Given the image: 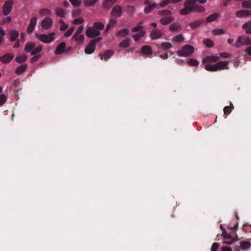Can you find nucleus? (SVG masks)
I'll list each match as a JSON object with an SVG mask.
<instances>
[{
    "instance_id": "32",
    "label": "nucleus",
    "mask_w": 251,
    "mask_h": 251,
    "mask_svg": "<svg viewBox=\"0 0 251 251\" xmlns=\"http://www.w3.org/2000/svg\"><path fill=\"white\" fill-rule=\"evenodd\" d=\"M181 28L180 25L178 23H174L170 25L169 28L171 31H175Z\"/></svg>"
},
{
    "instance_id": "1",
    "label": "nucleus",
    "mask_w": 251,
    "mask_h": 251,
    "mask_svg": "<svg viewBox=\"0 0 251 251\" xmlns=\"http://www.w3.org/2000/svg\"><path fill=\"white\" fill-rule=\"evenodd\" d=\"M195 51L194 48L191 45H185L178 50L176 53L180 57H187L191 56Z\"/></svg>"
},
{
    "instance_id": "8",
    "label": "nucleus",
    "mask_w": 251,
    "mask_h": 251,
    "mask_svg": "<svg viewBox=\"0 0 251 251\" xmlns=\"http://www.w3.org/2000/svg\"><path fill=\"white\" fill-rule=\"evenodd\" d=\"M14 4L13 0H9L5 1L3 7V13L5 16L8 15L11 12Z\"/></svg>"
},
{
    "instance_id": "60",
    "label": "nucleus",
    "mask_w": 251,
    "mask_h": 251,
    "mask_svg": "<svg viewBox=\"0 0 251 251\" xmlns=\"http://www.w3.org/2000/svg\"><path fill=\"white\" fill-rule=\"evenodd\" d=\"M218 248H219L218 244L217 243H214L212 245L211 251H217Z\"/></svg>"
},
{
    "instance_id": "22",
    "label": "nucleus",
    "mask_w": 251,
    "mask_h": 251,
    "mask_svg": "<svg viewBox=\"0 0 251 251\" xmlns=\"http://www.w3.org/2000/svg\"><path fill=\"white\" fill-rule=\"evenodd\" d=\"M113 54L112 50H109L105 51L103 55L101 56V59L107 61L110 58Z\"/></svg>"
},
{
    "instance_id": "10",
    "label": "nucleus",
    "mask_w": 251,
    "mask_h": 251,
    "mask_svg": "<svg viewBox=\"0 0 251 251\" xmlns=\"http://www.w3.org/2000/svg\"><path fill=\"white\" fill-rule=\"evenodd\" d=\"M219 59V57L217 55H210L204 58L202 60V62L203 63L206 62L213 63L218 61Z\"/></svg>"
},
{
    "instance_id": "51",
    "label": "nucleus",
    "mask_w": 251,
    "mask_h": 251,
    "mask_svg": "<svg viewBox=\"0 0 251 251\" xmlns=\"http://www.w3.org/2000/svg\"><path fill=\"white\" fill-rule=\"evenodd\" d=\"M203 42L208 48H211L213 46V42L210 39H205Z\"/></svg>"
},
{
    "instance_id": "19",
    "label": "nucleus",
    "mask_w": 251,
    "mask_h": 251,
    "mask_svg": "<svg viewBox=\"0 0 251 251\" xmlns=\"http://www.w3.org/2000/svg\"><path fill=\"white\" fill-rule=\"evenodd\" d=\"M142 53L146 55H150L152 54V51L150 46H145L142 48Z\"/></svg>"
},
{
    "instance_id": "35",
    "label": "nucleus",
    "mask_w": 251,
    "mask_h": 251,
    "mask_svg": "<svg viewBox=\"0 0 251 251\" xmlns=\"http://www.w3.org/2000/svg\"><path fill=\"white\" fill-rule=\"evenodd\" d=\"M42 49L43 47L42 46H38L34 48V49L31 51V54L32 55L38 54L42 51Z\"/></svg>"
},
{
    "instance_id": "63",
    "label": "nucleus",
    "mask_w": 251,
    "mask_h": 251,
    "mask_svg": "<svg viewBox=\"0 0 251 251\" xmlns=\"http://www.w3.org/2000/svg\"><path fill=\"white\" fill-rule=\"evenodd\" d=\"M41 55H38L37 56H33L31 59V61L32 62H35L36 61H37L38 60V59L40 57Z\"/></svg>"
},
{
    "instance_id": "50",
    "label": "nucleus",
    "mask_w": 251,
    "mask_h": 251,
    "mask_svg": "<svg viewBox=\"0 0 251 251\" xmlns=\"http://www.w3.org/2000/svg\"><path fill=\"white\" fill-rule=\"evenodd\" d=\"M188 64L191 66H197L199 64V62L197 60L191 58L188 61Z\"/></svg>"
},
{
    "instance_id": "38",
    "label": "nucleus",
    "mask_w": 251,
    "mask_h": 251,
    "mask_svg": "<svg viewBox=\"0 0 251 251\" xmlns=\"http://www.w3.org/2000/svg\"><path fill=\"white\" fill-rule=\"evenodd\" d=\"M203 22V20L196 21L191 23L190 24V26L192 28H195L199 26Z\"/></svg>"
},
{
    "instance_id": "45",
    "label": "nucleus",
    "mask_w": 251,
    "mask_h": 251,
    "mask_svg": "<svg viewBox=\"0 0 251 251\" xmlns=\"http://www.w3.org/2000/svg\"><path fill=\"white\" fill-rule=\"evenodd\" d=\"M40 13L42 16H47V15H50L51 14V12L48 9H43L40 10Z\"/></svg>"
},
{
    "instance_id": "23",
    "label": "nucleus",
    "mask_w": 251,
    "mask_h": 251,
    "mask_svg": "<svg viewBox=\"0 0 251 251\" xmlns=\"http://www.w3.org/2000/svg\"><path fill=\"white\" fill-rule=\"evenodd\" d=\"M156 3H152L149 4L148 6L144 8V12L146 14L150 13L152 10H153L156 6Z\"/></svg>"
},
{
    "instance_id": "16",
    "label": "nucleus",
    "mask_w": 251,
    "mask_h": 251,
    "mask_svg": "<svg viewBox=\"0 0 251 251\" xmlns=\"http://www.w3.org/2000/svg\"><path fill=\"white\" fill-rule=\"evenodd\" d=\"M14 55L12 53H7L1 58V61L4 63H8L13 58Z\"/></svg>"
},
{
    "instance_id": "40",
    "label": "nucleus",
    "mask_w": 251,
    "mask_h": 251,
    "mask_svg": "<svg viewBox=\"0 0 251 251\" xmlns=\"http://www.w3.org/2000/svg\"><path fill=\"white\" fill-rule=\"evenodd\" d=\"M93 25L97 29L100 31V30L103 29L104 27V25L100 22H95L94 23Z\"/></svg>"
},
{
    "instance_id": "25",
    "label": "nucleus",
    "mask_w": 251,
    "mask_h": 251,
    "mask_svg": "<svg viewBox=\"0 0 251 251\" xmlns=\"http://www.w3.org/2000/svg\"><path fill=\"white\" fill-rule=\"evenodd\" d=\"M146 33V31H141V32H139L138 33L133 34L132 35V37L135 41L137 42L141 37L145 35Z\"/></svg>"
},
{
    "instance_id": "37",
    "label": "nucleus",
    "mask_w": 251,
    "mask_h": 251,
    "mask_svg": "<svg viewBox=\"0 0 251 251\" xmlns=\"http://www.w3.org/2000/svg\"><path fill=\"white\" fill-rule=\"evenodd\" d=\"M218 14L216 13L211 14L206 19V22L209 23L212 22L215 20L218 17Z\"/></svg>"
},
{
    "instance_id": "48",
    "label": "nucleus",
    "mask_w": 251,
    "mask_h": 251,
    "mask_svg": "<svg viewBox=\"0 0 251 251\" xmlns=\"http://www.w3.org/2000/svg\"><path fill=\"white\" fill-rule=\"evenodd\" d=\"M113 4V3L109 0H105L103 3V6L105 9H109Z\"/></svg>"
},
{
    "instance_id": "44",
    "label": "nucleus",
    "mask_w": 251,
    "mask_h": 251,
    "mask_svg": "<svg viewBox=\"0 0 251 251\" xmlns=\"http://www.w3.org/2000/svg\"><path fill=\"white\" fill-rule=\"evenodd\" d=\"M158 15H161V16L165 15V16H169V15H170L172 14V12L169 10L165 9V10L159 11L158 12Z\"/></svg>"
},
{
    "instance_id": "14",
    "label": "nucleus",
    "mask_w": 251,
    "mask_h": 251,
    "mask_svg": "<svg viewBox=\"0 0 251 251\" xmlns=\"http://www.w3.org/2000/svg\"><path fill=\"white\" fill-rule=\"evenodd\" d=\"M228 62L226 61H220L216 63L217 70L228 69Z\"/></svg>"
},
{
    "instance_id": "42",
    "label": "nucleus",
    "mask_w": 251,
    "mask_h": 251,
    "mask_svg": "<svg viewBox=\"0 0 251 251\" xmlns=\"http://www.w3.org/2000/svg\"><path fill=\"white\" fill-rule=\"evenodd\" d=\"M240 246L243 249H248L251 247V243L247 241H244L240 243Z\"/></svg>"
},
{
    "instance_id": "4",
    "label": "nucleus",
    "mask_w": 251,
    "mask_h": 251,
    "mask_svg": "<svg viewBox=\"0 0 251 251\" xmlns=\"http://www.w3.org/2000/svg\"><path fill=\"white\" fill-rule=\"evenodd\" d=\"M196 0H186L184 5L186 7L180 11V14L182 15H185L192 12L194 10V4Z\"/></svg>"
},
{
    "instance_id": "55",
    "label": "nucleus",
    "mask_w": 251,
    "mask_h": 251,
    "mask_svg": "<svg viewBox=\"0 0 251 251\" xmlns=\"http://www.w3.org/2000/svg\"><path fill=\"white\" fill-rule=\"evenodd\" d=\"M7 97L4 94L0 95V105H3L6 101Z\"/></svg>"
},
{
    "instance_id": "64",
    "label": "nucleus",
    "mask_w": 251,
    "mask_h": 251,
    "mask_svg": "<svg viewBox=\"0 0 251 251\" xmlns=\"http://www.w3.org/2000/svg\"><path fill=\"white\" fill-rule=\"evenodd\" d=\"M221 250L222 251H232V249L228 247H222Z\"/></svg>"
},
{
    "instance_id": "20",
    "label": "nucleus",
    "mask_w": 251,
    "mask_h": 251,
    "mask_svg": "<svg viewBox=\"0 0 251 251\" xmlns=\"http://www.w3.org/2000/svg\"><path fill=\"white\" fill-rule=\"evenodd\" d=\"M35 43L33 42H30L26 43L25 46V50L26 52H31L34 49L35 47Z\"/></svg>"
},
{
    "instance_id": "11",
    "label": "nucleus",
    "mask_w": 251,
    "mask_h": 251,
    "mask_svg": "<svg viewBox=\"0 0 251 251\" xmlns=\"http://www.w3.org/2000/svg\"><path fill=\"white\" fill-rule=\"evenodd\" d=\"M37 23V18L35 17H32L30 21L29 25L28 26L27 31L28 33H31L35 29Z\"/></svg>"
},
{
    "instance_id": "24",
    "label": "nucleus",
    "mask_w": 251,
    "mask_h": 251,
    "mask_svg": "<svg viewBox=\"0 0 251 251\" xmlns=\"http://www.w3.org/2000/svg\"><path fill=\"white\" fill-rule=\"evenodd\" d=\"M27 56L26 54H22L16 58V61L18 63H21L26 60Z\"/></svg>"
},
{
    "instance_id": "17",
    "label": "nucleus",
    "mask_w": 251,
    "mask_h": 251,
    "mask_svg": "<svg viewBox=\"0 0 251 251\" xmlns=\"http://www.w3.org/2000/svg\"><path fill=\"white\" fill-rule=\"evenodd\" d=\"M66 47V44L65 42L61 43L57 47L55 53L56 54H61L65 52V49Z\"/></svg>"
},
{
    "instance_id": "6",
    "label": "nucleus",
    "mask_w": 251,
    "mask_h": 251,
    "mask_svg": "<svg viewBox=\"0 0 251 251\" xmlns=\"http://www.w3.org/2000/svg\"><path fill=\"white\" fill-rule=\"evenodd\" d=\"M100 39L91 40L85 49V53L87 54H92L95 51L96 43L99 41Z\"/></svg>"
},
{
    "instance_id": "5",
    "label": "nucleus",
    "mask_w": 251,
    "mask_h": 251,
    "mask_svg": "<svg viewBox=\"0 0 251 251\" xmlns=\"http://www.w3.org/2000/svg\"><path fill=\"white\" fill-rule=\"evenodd\" d=\"M251 44V39L249 36H239L238 37L234 46L236 48H240L242 46Z\"/></svg>"
},
{
    "instance_id": "43",
    "label": "nucleus",
    "mask_w": 251,
    "mask_h": 251,
    "mask_svg": "<svg viewBox=\"0 0 251 251\" xmlns=\"http://www.w3.org/2000/svg\"><path fill=\"white\" fill-rule=\"evenodd\" d=\"M142 23H140L137 26H135L133 29L132 31L135 32H141V31H144L143 30V26L141 25Z\"/></svg>"
},
{
    "instance_id": "33",
    "label": "nucleus",
    "mask_w": 251,
    "mask_h": 251,
    "mask_svg": "<svg viewBox=\"0 0 251 251\" xmlns=\"http://www.w3.org/2000/svg\"><path fill=\"white\" fill-rule=\"evenodd\" d=\"M130 43V39L129 38H126L125 40L121 42L119 46L122 47L126 48L129 46Z\"/></svg>"
},
{
    "instance_id": "46",
    "label": "nucleus",
    "mask_w": 251,
    "mask_h": 251,
    "mask_svg": "<svg viewBox=\"0 0 251 251\" xmlns=\"http://www.w3.org/2000/svg\"><path fill=\"white\" fill-rule=\"evenodd\" d=\"M169 3H172L171 0H163L159 3V5L160 8L164 7Z\"/></svg>"
},
{
    "instance_id": "47",
    "label": "nucleus",
    "mask_w": 251,
    "mask_h": 251,
    "mask_svg": "<svg viewBox=\"0 0 251 251\" xmlns=\"http://www.w3.org/2000/svg\"><path fill=\"white\" fill-rule=\"evenodd\" d=\"M74 29L75 28L74 26H71V27H70L69 29L66 32L64 33L65 37H70L74 32Z\"/></svg>"
},
{
    "instance_id": "39",
    "label": "nucleus",
    "mask_w": 251,
    "mask_h": 251,
    "mask_svg": "<svg viewBox=\"0 0 251 251\" xmlns=\"http://www.w3.org/2000/svg\"><path fill=\"white\" fill-rule=\"evenodd\" d=\"M56 14L59 17H63L65 15V11L61 8H56L55 9Z\"/></svg>"
},
{
    "instance_id": "13",
    "label": "nucleus",
    "mask_w": 251,
    "mask_h": 251,
    "mask_svg": "<svg viewBox=\"0 0 251 251\" xmlns=\"http://www.w3.org/2000/svg\"><path fill=\"white\" fill-rule=\"evenodd\" d=\"M162 35V33L161 30L154 29L151 31L150 33V37L152 40H155L159 38Z\"/></svg>"
},
{
    "instance_id": "9",
    "label": "nucleus",
    "mask_w": 251,
    "mask_h": 251,
    "mask_svg": "<svg viewBox=\"0 0 251 251\" xmlns=\"http://www.w3.org/2000/svg\"><path fill=\"white\" fill-rule=\"evenodd\" d=\"M41 26L45 29H48L50 28L52 25V21L50 18H44L41 24Z\"/></svg>"
},
{
    "instance_id": "31",
    "label": "nucleus",
    "mask_w": 251,
    "mask_h": 251,
    "mask_svg": "<svg viewBox=\"0 0 251 251\" xmlns=\"http://www.w3.org/2000/svg\"><path fill=\"white\" fill-rule=\"evenodd\" d=\"M129 33V30L127 28H124L118 31L117 35L119 36L124 37L127 35Z\"/></svg>"
},
{
    "instance_id": "59",
    "label": "nucleus",
    "mask_w": 251,
    "mask_h": 251,
    "mask_svg": "<svg viewBox=\"0 0 251 251\" xmlns=\"http://www.w3.org/2000/svg\"><path fill=\"white\" fill-rule=\"evenodd\" d=\"M83 20L81 18H78L77 19H75L73 21V23L75 24L79 25L80 24H82L83 22Z\"/></svg>"
},
{
    "instance_id": "29",
    "label": "nucleus",
    "mask_w": 251,
    "mask_h": 251,
    "mask_svg": "<svg viewBox=\"0 0 251 251\" xmlns=\"http://www.w3.org/2000/svg\"><path fill=\"white\" fill-rule=\"evenodd\" d=\"M184 40V37L182 34H179L175 36L172 39L173 41L177 43L183 42Z\"/></svg>"
},
{
    "instance_id": "61",
    "label": "nucleus",
    "mask_w": 251,
    "mask_h": 251,
    "mask_svg": "<svg viewBox=\"0 0 251 251\" xmlns=\"http://www.w3.org/2000/svg\"><path fill=\"white\" fill-rule=\"evenodd\" d=\"M68 24L62 23L61 25L60 26V29L61 31H64L68 28Z\"/></svg>"
},
{
    "instance_id": "58",
    "label": "nucleus",
    "mask_w": 251,
    "mask_h": 251,
    "mask_svg": "<svg viewBox=\"0 0 251 251\" xmlns=\"http://www.w3.org/2000/svg\"><path fill=\"white\" fill-rule=\"evenodd\" d=\"M5 35L4 30L0 27V44L3 41V38Z\"/></svg>"
},
{
    "instance_id": "62",
    "label": "nucleus",
    "mask_w": 251,
    "mask_h": 251,
    "mask_svg": "<svg viewBox=\"0 0 251 251\" xmlns=\"http://www.w3.org/2000/svg\"><path fill=\"white\" fill-rule=\"evenodd\" d=\"M230 54L228 53H226V52H224V53H221L220 54V56L222 58H227L228 57L230 56Z\"/></svg>"
},
{
    "instance_id": "2",
    "label": "nucleus",
    "mask_w": 251,
    "mask_h": 251,
    "mask_svg": "<svg viewBox=\"0 0 251 251\" xmlns=\"http://www.w3.org/2000/svg\"><path fill=\"white\" fill-rule=\"evenodd\" d=\"M55 33L54 32H50L49 34H35V36L39 39V40L45 43L49 44L53 42L55 39Z\"/></svg>"
},
{
    "instance_id": "15",
    "label": "nucleus",
    "mask_w": 251,
    "mask_h": 251,
    "mask_svg": "<svg viewBox=\"0 0 251 251\" xmlns=\"http://www.w3.org/2000/svg\"><path fill=\"white\" fill-rule=\"evenodd\" d=\"M236 15L238 17H251V11L250 10H240L236 13Z\"/></svg>"
},
{
    "instance_id": "18",
    "label": "nucleus",
    "mask_w": 251,
    "mask_h": 251,
    "mask_svg": "<svg viewBox=\"0 0 251 251\" xmlns=\"http://www.w3.org/2000/svg\"><path fill=\"white\" fill-rule=\"evenodd\" d=\"M174 19L172 17L167 16L161 18L160 19V22L162 25H166L170 23Z\"/></svg>"
},
{
    "instance_id": "34",
    "label": "nucleus",
    "mask_w": 251,
    "mask_h": 251,
    "mask_svg": "<svg viewBox=\"0 0 251 251\" xmlns=\"http://www.w3.org/2000/svg\"><path fill=\"white\" fill-rule=\"evenodd\" d=\"M99 0H84V4L86 6H91L95 5Z\"/></svg>"
},
{
    "instance_id": "56",
    "label": "nucleus",
    "mask_w": 251,
    "mask_h": 251,
    "mask_svg": "<svg viewBox=\"0 0 251 251\" xmlns=\"http://www.w3.org/2000/svg\"><path fill=\"white\" fill-rule=\"evenodd\" d=\"M212 33L214 35H218V34H221L224 33V30L223 29H214L212 31Z\"/></svg>"
},
{
    "instance_id": "53",
    "label": "nucleus",
    "mask_w": 251,
    "mask_h": 251,
    "mask_svg": "<svg viewBox=\"0 0 251 251\" xmlns=\"http://www.w3.org/2000/svg\"><path fill=\"white\" fill-rule=\"evenodd\" d=\"M222 236L224 239H232L231 235L227 233L226 230H223V232H222Z\"/></svg>"
},
{
    "instance_id": "3",
    "label": "nucleus",
    "mask_w": 251,
    "mask_h": 251,
    "mask_svg": "<svg viewBox=\"0 0 251 251\" xmlns=\"http://www.w3.org/2000/svg\"><path fill=\"white\" fill-rule=\"evenodd\" d=\"M83 29V25L79 26L72 38V40L78 44H82L84 42L85 37L82 34Z\"/></svg>"
},
{
    "instance_id": "41",
    "label": "nucleus",
    "mask_w": 251,
    "mask_h": 251,
    "mask_svg": "<svg viewBox=\"0 0 251 251\" xmlns=\"http://www.w3.org/2000/svg\"><path fill=\"white\" fill-rule=\"evenodd\" d=\"M72 5L74 7H79L81 5V0H69Z\"/></svg>"
},
{
    "instance_id": "49",
    "label": "nucleus",
    "mask_w": 251,
    "mask_h": 251,
    "mask_svg": "<svg viewBox=\"0 0 251 251\" xmlns=\"http://www.w3.org/2000/svg\"><path fill=\"white\" fill-rule=\"evenodd\" d=\"M242 6L245 8H251V0H246L243 2Z\"/></svg>"
},
{
    "instance_id": "27",
    "label": "nucleus",
    "mask_w": 251,
    "mask_h": 251,
    "mask_svg": "<svg viewBox=\"0 0 251 251\" xmlns=\"http://www.w3.org/2000/svg\"><path fill=\"white\" fill-rule=\"evenodd\" d=\"M10 40L11 41H15L19 36V32L16 30H13L10 32Z\"/></svg>"
},
{
    "instance_id": "52",
    "label": "nucleus",
    "mask_w": 251,
    "mask_h": 251,
    "mask_svg": "<svg viewBox=\"0 0 251 251\" xmlns=\"http://www.w3.org/2000/svg\"><path fill=\"white\" fill-rule=\"evenodd\" d=\"M195 9V10L199 12H203L205 10V8L204 7L201 6V5H195L194 6V9Z\"/></svg>"
},
{
    "instance_id": "26",
    "label": "nucleus",
    "mask_w": 251,
    "mask_h": 251,
    "mask_svg": "<svg viewBox=\"0 0 251 251\" xmlns=\"http://www.w3.org/2000/svg\"><path fill=\"white\" fill-rule=\"evenodd\" d=\"M173 47V45L169 42H163L160 45V48L162 50H167Z\"/></svg>"
},
{
    "instance_id": "57",
    "label": "nucleus",
    "mask_w": 251,
    "mask_h": 251,
    "mask_svg": "<svg viewBox=\"0 0 251 251\" xmlns=\"http://www.w3.org/2000/svg\"><path fill=\"white\" fill-rule=\"evenodd\" d=\"M230 240V241H224L223 242V244H227V245H231L233 242L238 240V237H237V236H236V238L235 239H231Z\"/></svg>"
},
{
    "instance_id": "7",
    "label": "nucleus",
    "mask_w": 251,
    "mask_h": 251,
    "mask_svg": "<svg viewBox=\"0 0 251 251\" xmlns=\"http://www.w3.org/2000/svg\"><path fill=\"white\" fill-rule=\"evenodd\" d=\"M86 36L89 38H93L99 36L100 34V31L97 29L94 25L88 27L85 32Z\"/></svg>"
},
{
    "instance_id": "28",
    "label": "nucleus",
    "mask_w": 251,
    "mask_h": 251,
    "mask_svg": "<svg viewBox=\"0 0 251 251\" xmlns=\"http://www.w3.org/2000/svg\"><path fill=\"white\" fill-rule=\"evenodd\" d=\"M27 68V65L26 64H23L20 66H19L16 70V73L17 74H21L22 73H23Z\"/></svg>"
},
{
    "instance_id": "36",
    "label": "nucleus",
    "mask_w": 251,
    "mask_h": 251,
    "mask_svg": "<svg viewBox=\"0 0 251 251\" xmlns=\"http://www.w3.org/2000/svg\"><path fill=\"white\" fill-rule=\"evenodd\" d=\"M205 68L208 71L215 72L217 71L216 63L214 65L207 64L205 65Z\"/></svg>"
},
{
    "instance_id": "12",
    "label": "nucleus",
    "mask_w": 251,
    "mask_h": 251,
    "mask_svg": "<svg viewBox=\"0 0 251 251\" xmlns=\"http://www.w3.org/2000/svg\"><path fill=\"white\" fill-rule=\"evenodd\" d=\"M122 8L119 5L114 6L111 11L112 15L116 17H119L122 15Z\"/></svg>"
},
{
    "instance_id": "30",
    "label": "nucleus",
    "mask_w": 251,
    "mask_h": 251,
    "mask_svg": "<svg viewBox=\"0 0 251 251\" xmlns=\"http://www.w3.org/2000/svg\"><path fill=\"white\" fill-rule=\"evenodd\" d=\"M117 21L115 19H111L108 24L106 25L105 32H107L111 27L115 26Z\"/></svg>"
},
{
    "instance_id": "21",
    "label": "nucleus",
    "mask_w": 251,
    "mask_h": 251,
    "mask_svg": "<svg viewBox=\"0 0 251 251\" xmlns=\"http://www.w3.org/2000/svg\"><path fill=\"white\" fill-rule=\"evenodd\" d=\"M242 27L245 29L246 33L247 34L251 33V21H248L244 24H243Z\"/></svg>"
},
{
    "instance_id": "54",
    "label": "nucleus",
    "mask_w": 251,
    "mask_h": 251,
    "mask_svg": "<svg viewBox=\"0 0 251 251\" xmlns=\"http://www.w3.org/2000/svg\"><path fill=\"white\" fill-rule=\"evenodd\" d=\"M233 108L234 107L232 103L230 104V106H226L224 109L225 114L229 113Z\"/></svg>"
}]
</instances>
